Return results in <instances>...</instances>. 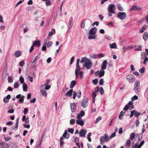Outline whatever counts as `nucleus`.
I'll use <instances>...</instances> for the list:
<instances>
[{
    "label": "nucleus",
    "instance_id": "nucleus-55",
    "mask_svg": "<svg viewBox=\"0 0 148 148\" xmlns=\"http://www.w3.org/2000/svg\"><path fill=\"white\" fill-rule=\"evenodd\" d=\"M98 79H95L92 80L93 83L95 85L97 84L98 83Z\"/></svg>",
    "mask_w": 148,
    "mask_h": 148
},
{
    "label": "nucleus",
    "instance_id": "nucleus-14",
    "mask_svg": "<svg viewBox=\"0 0 148 148\" xmlns=\"http://www.w3.org/2000/svg\"><path fill=\"white\" fill-rule=\"evenodd\" d=\"M40 45V40H35L34 41L33 43V45L34 46H36L37 47H39Z\"/></svg>",
    "mask_w": 148,
    "mask_h": 148
},
{
    "label": "nucleus",
    "instance_id": "nucleus-8",
    "mask_svg": "<svg viewBox=\"0 0 148 148\" xmlns=\"http://www.w3.org/2000/svg\"><path fill=\"white\" fill-rule=\"evenodd\" d=\"M88 102V100L87 99L84 98L82 100V102L81 103V105L84 108H86L87 105V103Z\"/></svg>",
    "mask_w": 148,
    "mask_h": 148
},
{
    "label": "nucleus",
    "instance_id": "nucleus-25",
    "mask_svg": "<svg viewBox=\"0 0 148 148\" xmlns=\"http://www.w3.org/2000/svg\"><path fill=\"white\" fill-rule=\"evenodd\" d=\"M104 70L101 69L100 71L99 72V77H101L104 75L105 74V71Z\"/></svg>",
    "mask_w": 148,
    "mask_h": 148
},
{
    "label": "nucleus",
    "instance_id": "nucleus-21",
    "mask_svg": "<svg viewBox=\"0 0 148 148\" xmlns=\"http://www.w3.org/2000/svg\"><path fill=\"white\" fill-rule=\"evenodd\" d=\"M73 92V90L72 89H71L65 95L66 96L71 97L72 96Z\"/></svg>",
    "mask_w": 148,
    "mask_h": 148
},
{
    "label": "nucleus",
    "instance_id": "nucleus-11",
    "mask_svg": "<svg viewBox=\"0 0 148 148\" xmlns=\"http://www.w3.org/2000/svg\"><path fill=\"white\" fill-rule=\"evenodd\" d=\"M107 61L106 60H104L102 63L101 66V69L102 70L106 69L107 66Z\"/></svg>",
    "mask_w": 148,
    "mask_h": 148
},
{
    "label": "nucleus",
    "instance_id": "nucleus-9",
    "mask_svg": "<svg viewBox=\"0 0 148 148\" xmlns=\"http://www.w3.org/2000/svg\"><path fill=\"white\" fill-rule=\"evenodd\" d=\"M97 30V29L96 27H93L90 29L89 34L91 35H94L96 33Z\"/></svg>",
    "mask_w": 148,
    "mask_h": 148
},
{
    "label": "nucleus",
    "instance_id": "nucleus-43",
    "mask_svg": "<svg viewBox=\"0 0 148 148\" xmlns=\"http://www.w3.org/2000/svg\"><path fill=\"white\" fill-rule=\"evenodd\" d=\"M138 97L136 95H135L133 97H132L131 98V100L132 101H134L135 100H137L138 99Z\"/></svg>",
    "mask_w": 148,
    "mask_h": 148
},
{
    "label": "nucleus",
    "instance_id": "nucleus-51",
    "mask_svg": "<svg viewBox=\"0 0 148 148\" xmlns=\"http://www.w3.org/2000/svg\"><path fill=\"white\" fill-rule=\"evenodd\" d=\"M101 117L100 116H99L97 119L96 121L95 122V124H96L99 121L101 120Z\"/></svg>",
    "mask_w": 148,
    "mask_h": 148
},
{
    "label": "nucleus",
    "instance_id": "nucleus-10",
    "mask_svg": "<svg viewBox=\"0 0 148 148\" xmlns=\"http://www.w3.org/2000/svg\"><path fill=\"white\" fill-rule=\"evenodd\" d=\"M0 145L2 148H8V144L5 142H0Z\"/></svg>",
    "mask_w": 148,
    "mask_h": 148
},
{
    "label": "nucleus",
    "instance_id": "nucleus-54",
    "mask_svg": "<svg viewBox=\"0 0 148 148\" xmlns=\"http://www.w3.org/2000/svg\"><path fill=\"white\" fill-rule=\"evenodd\" d=\"M145 70V68L144 67H143L139 70V71L140 73H143L144 72Z\"/></svg>",
    "mask_w": 148,
    "mask_h": 148
},
{
    "label": "nucleus",
    "instance_id": "nucleus-27",
    "mask_svg": "<svg viewBox=\"0 0 148 148\" xmlns=\"http://www.w3.org/2000/svg\"><path fill=\"white\" fill-rule=\"evenodd\" d=\"M143 38L145 41L147 40L148 38V33L147 32L144 33L143 35Z\"/></svg>",
    "mask_w": 148,
    "mask_h": 148
},
{
    "label": "nucleus",
    "instance_id": "nucleus-47",
    "mask_svg": "<svg viewBox=\"0 0 148 148\" xmlns=\"http://www.w3.org/2000/svg\"><path fill=\"white\" fill-rule=\"evenodd\" d=\"M14 88H17L18 87V82H15L14 84Z\"/></svg>",
    "mask_w": 148,
    "mask_h": 148
},
{
    "label": "nucleus",
    "instance_id": "nucleus-33",
    "mask_svg": "<svg viewBox=\"0 0 148 148\" xmlns=\"http://www.w3.org/2000/svg\"><path fill=\"white\" fill-rule=\"evenodd\" d=\"M8 82L11 83L13 82L12 77L11 76H9L8 79Z\"/></svg>",
    "mask_w": 148,
    "mask_h": 148
},
{
    "label": "nucleus",
    "instance_id": "nucleus-15",
    "mask_svg": "<svg viewBox=\"0 0 148 148\" xmlns=\"http://www.w3.org/2000/svg\"><path fill=\"white\" fill-rule=\"evenodd\" d=\"M70 107L71 111L72 112H75L76 106L74 103H71L70 104Z\"/></svg>",
    "mask_w": 148,
    "mask_h": 148
},
{
    "label": "nucleus",
    "instance_id": "nucleus-64",
    "mask_svg": "<svg viewBox=\"0 0 148 148\" xmlns=\"http://www.w3.org/2000/svg\"><path fill=\"white\" fill-rule=\"evenodd\" d=\"M140 114L138 112H135L134 113L135 116L136 117H138Z\"/></svg>",
    "mask_w": 148,
    "mask_h": 148
},
{
    "label": "nucleus",
    "instance_id": "nucleus-37",
    "mask_svg": "<svg viewBox=\"0 0 148 148\" xmlns=\"http://www.w3.org/2000/svg\"><path fill=\"white\" fill-rule=\"evenodd\" d=\"M133 102L132 101H130L128 103V104L129 105V106H131V107H130V108L131 109H133L134 108V106L133 105Z\"/></svg>",
    "mask_w": 148,
    "mask_h": 148
},
{
    "label": "nucleus",
    "instance_id": "nucleus-39",
    "mask_svg": "<svg viewBox=\"0 0 148 148\" xmlns=\"http://www.w3.org/2000/svg\"><path fill=\"white\" fill-rule=\"evenodd\" d=\"M75 122V120L74 119H71L70 121V123L71 125H73L74 124Z\"/></svg>",
    "mask_w": 148,
    "mask_h": 148
},
{
    "label": "nucleus",
    "instance_id": "nucleus-3",
    "mask_svg": "<svg viewBox=\"0 0 148 148\" xmlns=\"http://www.w3.org/2000/svg\"><path fill=\"white\" fill-rule=\"evenodd\" d=\"M105 136H101L100 138V143L101 144H103L105 141H108L109 140L108 136L106 134H105Z\"/></svg>",
    "mask_w": 148,
    "mask_h": 148
},
{
    "label": "nucleus",
    "instance_id": "nucleus-61",
    "mask_svg": "<svg viewBox=\"0 0 148 148\" xmlns=\"http://www.w3.org/2000/svg\"><path fill=\"white\" fill-rule=\"evenodd\" d=\"M40 58V54H38V55L37 56L35 59L34 60H35V61H36H36L38 60Z\"/></svg>",
    "mask_w": 148,
    "mask_h": 148
},
{
    "label": "nucleus",
    "instance_id": "nucleus-49",
    "mask_svg": "<svg viewBox=\"0 0 148 148\" xmlns=\"http://www.w3.org/2000/svg\"><path fill=\"white\" fill-rule=\"evenodd\" d=\"M101 95L104 94V91L102 87H101L99 89Z\"/></svg>",
    "mask_w": 148,
    "mask_h": 148
},
{
    "label": "nucleus",
    "instance_id": "nucleus-56",
    "mask_svg": "<svg viewBox=\"0 0 148 148\" xmlns=\"http://www.w3.org/2000/svg\"><path fill=\"white\" fill-rule=\"evenodd\" d=\"M23 125V127L25 128L29 129L30 127V125H27L25 124H24Z\"/></svg>",
    "mask_w": 148,
    "mask_h": 148
},
{
    "label": "nucleus",
    "instance_id": "nucleus-13",
    "mask_svg": "<svg viewBox=\"0 0 148 148\" xmlns=\"http://www.w3.org/2000/svg\"><path fill=\"white\" fill-rule=\"evenodd\" d=\"M86 132L87 131L83 129L81 130L79 132V136L82 137H84Z\"/></svg>",
    "mask_w": 148,
    "mask_h": 148
},
{
    "label": "nucleus",
    "instance_id": "nucleus-1",
    "mask_svg": "<svg viewBox=\"0 0 148 148\" xmlns=\"http://www.w3.org/2000/svg\"><path fill=\"white\" fill-rule=\"evenodd\" d=\"M116 7L114 4H110L108 6L107 10L109 13L108 16L110 17L112 16V14L115 13Z\"/></svg>",
    "mask_w": 148,
    "mask_h": 148
},
{
    "label": "nucleus",
    "instance_id": "nucleus-6",
    "mask_svg": "<svg viewBox=\"0 0 148 148\" xmlns=\"http://www.w3.org/2000/svg\"><path fill=\"white\" fill-rule=\"evenodd\" d=\"M118 16L121 20H124L126 17L127 14L124 12H119L118 14Z\"/></svg>",
    "mask_w": 148,
    "mask_h": 148
},
{
    "label": "nucleus",
    "instance_id": "nucleus-32",
    "mask_svg": "<svg viewBox=\"0 0 148 148\" xmlns=\"http://www.w3.org/2000/svg\"><path fill=\"white\" fill-rule=\"evenodd\" d=\"M97 36L96 35H94L92 36L89 35L88 37V38L90 40L95 39L96 38Z\"/></svg>",
    "mask_w": 148,
    "mask_h": 148
},
{
    "label": "nucleus",
    "instance_id": "nucleus-19",
    "mask_svg": "<svg viewBox=\"0 0 148 148\" xmlns=\"http://www.w3.org/2000/svg\"><path fill=\"white\" fill-rule=\"evenodd\" d=\"M76 81H72L71 82L70 87L71 88H73L76 85Z\"/></svg>",
    "mask_w": 148,
    "mask_h": 148
},
{
    "label": "nucleus",
    "instance_id": "nucleus-58",
    "mask_svg": "<svg viewBox=\"0 0 148 148\" xmlns=\"http://www.w3.org/2000/svg\"><path fill=\"white\" fill-rule=\"evenodd\" d=\"M145 142L143 140L140 143V144L139 145V148H141V147L144 144Z\"/></svg>",
    "mask_w": 148,
    "mask_h": 148
},
{
    "label": "nucleus",
    "instance_id": "nucleus-36",
    "mask_svg": "<svg viewBox=\"0 0 148 148\" xmlns=\"http://www.w3.org/2000/svg\"><path fill=\"white\" fill-rule=\"evenodd\" d=\"M24 98L25 96H22L21 98L18 100L19 102L21 103H23Z\"/></svg>",
    "mask_w": 148,
    "mask_h": 148
},
{
    "label": "nucleus",
    "instance_id": "nucleus-38",
    "mask_svg": "<svg viewBox=\"0 0 148 148\" xmlns=\"http://www.w3.org/2000/svg\"><path fill=\"white\" fill-rule=\"evenodd\" d=\"M87 59L85 57H84V58H82L81 59L80 62L82 63H85V62L86 61H87Z\"/></svg>",
    "mask_w": 148,
    "mask_h": 148
},
{
    "label": "nucleus",
    "instance_id": "nucleus-29",
    "mask_svg": "<svg viewBox=\"0 0 148 148\" xmlns=\"http://www.w3.org/2000/svg\"><path fill=\"white\" fill-rule=\"evenodd\" d=\"M92 101L93 102H95V97L97 95L96 93L95 92H93L92 93Z\"/></svg>",
    "mask_w": 148,
    "mask_h": 148
},
{
    "label": "nucleus",
    "instance_id": "nucleus-12",
    "mask_svg": "<svg viewBox=\"0 0 148 148\" xmlns=\"http://www.w3.org/2000/svg\"><path fill=\"white\" fill-rule=\"evenodd\" d=\"M19 118H18L16 120V123L15 126L12 127L11 128V130H16L18 129V125L19 124Z\"/></svg>",
    "mask_w": 148,
    "mask_h": 148
},
{
    "label": "nucleus",
    "instance_id": "nucleus-28",
    "mask_svg": "<svg viewBox=\"0 0 148 148\" xmlns=\"http://www.w3.org/2000/svg\"><path fill=\"white\" fill-rule=\"evenodd\" d=\"M110 47L111 48H116V44L115 43H113L112 44H110Z\"/></svg>",
    "mask_w": 148,
    "mask_h": 148
},
{
    "label": "nucleus",
    "instance_id": "nucleus-53",
    "mask_svg": "<svg viewBox=\"0 0 148 148\" xmlns=\"http://www.w3.org/2000/svg\"><path fill=\"white\" fill-rule=\"evenodd\" d=\"M68 131L71 133H73L74 132V129L73 128H68Z\"/></svg>",
    "mask_w": 148,
    "mask_h": 148
},
{
    "label": "nucleus",
    "instance_id": "nucleus-40",
    "mask_svg": "<svg viewBox=\"0 0 148 148\" xmlns=\"http://www.w3.org/2000/svg\"><path fill=\"white\" fill-rule=\"evenodd\" d=\"M19 80L21 84H24V78L22 77L21 76L19 78Z\"/></svg>",
    "mask_w": 148,
    "mask_h": 148
},
{
    "label": "nucleus",
    "instance_id": "nucleus-52",
    "mask_svg": "<svg viewBox=\"0 0 148 148\" xmlns=\"http://www.w3.org/2000/svg\"><path fill=\"white\" fill-rule=\"evenodd\" d=\"M148 61V58L147 57L145 56V59L143 62V64H145Z\"/></svg>",
    "mask_w": 148,
    "mask_h": 148
},
{
    "label": "nucleus",
    "instance_id": "nucleus-20",
    "mask_svg": "<svg viewBox=\"0 0 148 148\" xmlns=\"http://www.w3.org/2000/svg\"><path fill=\"white\" fill-rule=\"evenodd\" d=\"M21 52L20 51H16L14 53V55L16 57H18L21 56Z\"/></svg>",
    "mask_w": 148,
    "mask_h": 148
},
{
    "label": "nucleus",
    "instance_id": "nucleus-60",
    "mask_svg": "<svg viewBox=\"0 0 148 148\" xmlns=\"http://www.w3.org/2000/svg\"><path fill=\"white\" fill-rule=\"evenodd\" d=\"M116 136V133H115V132H114L111 134V135H110V138H113L114 137V136Z\"/></svg>",
    "mask_w": 148,
    "mask_h": 148
},
{
    "label": "nucleus",
    "instance_id": "nucleus-22",
    "mask_svg": "<svg viewBox=\"0 0 148 148\" xmlns=\"http://www.w3.org/2000/svg\"><path fill=\"white\" fill-rule=\"evenodd\" d=\"M133 47H132L131 46H128V47H125L123 48V51L124 52H125L126 51V50H129L130 49H133Z\"/></svg>",
    "mask_w": 148,
    "mask_h": 148
},
{
    "label": "nucleus",
    "instance_id": "nucleus-4",
    "mask_svg": "<svg viewBox=\"0 0 148 148\" xmlns=\"http://www.w3.org/2000/svg\"><path fill=\"white\" fill-rule=\"evenodd\" d=\"M92 62L89 59H87V61L85 62V65L87 69H90L92 66Z\"/></svg>",
    "mask_w": 148,
    "mask_h": 148
},
{
    "label": "nucleus",
    "instance_id": "nucleus-5",
    "mask_svg": "<svg viewBox=\"0 0 148 148\" xmlns=\"http://www.w3.org/2000/svg\"><path fill=\"white\" fill-rule=\"evenodd\" d=\"M79 63H76V69L75 70V73L76 76V78H77L78 77L79 72H80V71L81 70L80 67L79 66Z\"/></svg>",
    "mask_w": 148,
    "mask_h": 148
},
{
    "label": "nucleus",
    "instance_id": "nucleus-57",
    "mask_svg": "<svg viewBox=\"0 0 148 148\" xmlns=\"http://www.w3.org/2000/svg\"><path fill=\"white\" fill-rule=\"evenodd\" d=\"M24 1V0H20L18 1L16 5V6H17L20 4L22 3Z\"/></svg>",
    "mask_w": 148,
    "mask_h": 148
},
{
    "label": "nucleus",
    "instance_id": "nucleus-46",
    "mask_svg": "<svg viewBox=\"0 0 148 148\" xmlns=\"http://www.w3.org/2000/svg\"><path fill=\"white\" fill-rule=\"evenodd\" d=\"M45 3L46 5L48 6L51 4V2L50 0H47L46 1Z\"/></svg>",
    "mask_w": 148,
    "mask_h": 148
},
{
    "label": "nucleus",
    "instance_id": "nucleus-35",
    "mask_svg": "<svg viewBox=\"0 0 148 148\" xmlns=\"http://www.w3.org/2000/svg\"><path fill=\"white\" fill-rule=\"evenodd\" d=\"M67 132L66 130H65L64 134L62 136V137H63L64 138L65 137L67 139L69 137V135L68 136V137H66V135L67 134Z\"/></svg>",
    "mask_w": 148,
    "mask_h": 148
},
{
    "label": "nucleus",
    "instance_id": "nucleus-44",
    "mask_svg": "<svg viewBox=\"0 0 148 148\" xmlns=\"http://www.w3.org/2000/svg\"><path fill=\"white\" fill-rule=\"evenodd\" d=\"M36 61L33 60V62H32L31 64L32 68H34L35 67L36 64Z\"/></svg>",
    "mask_w": 148,
    "mask_h": 148
},
{
    "label": "nucleus",
    "instance_id": "nucleus-59",
    "mask_svg": "<svg viewBox=\"0 0 148 148\" xmlns=\"http://www.w3.org/2000/svg\"><path fill=\"white\" fill-rule=\"evenodd\" d=\"M79 114H80V115H81L82 117H83L85 114V112L84 111L82 110L81 111Z\"/></svg>",
    "mask_w": 148,
    "mask_h": 148
},
{
    "label": "nucleus",
    "instance_id": "nucleus-31",
    "mask_svg": "<svg viewBox=\"0 0 148 148\" xmlns=\"http://www.w3.org/2000/svg\"><path fill=\"white\" fill-rule=\"evenodd\" d=\"M130 107H131V106H129V105L128 104L125 106L124 108H123V110L125 111H126L129 109Z\"/></svg>",
    "mask_w": 148,
    "mask_h": 148
},
{
    "label": "nucleus",
    "instance_id": "nucleus-17",
    "mask_svg": "<svg viewBox=\"0 0 148 148\" xmlns=\"http://www.w3.org/2000/svg\"><path fill=\"white\" fill-rule=\"evenodd\" d=\"M76 122L77 124L80 125L82 126H83L84 124V121L82 119L77 120Z\"/></svg>",
    "mask_w": 148,
    "mask_h": 148
},
{
    "label": "nucleus",
    "instance_id": "nucleus-42",
    "mask_svg": "<svg viewBox=\"0 0 148 148\" xmlns=\"http://www.w3.org/2000/svg\"><path fill=\"white\" fill-rule=\"evenodd\" d=\"M46 86V84H44L41 86L40 87V92H41L44 89V88Z\"/></svg>",
    "mask_w": 148,
    "mask_h": 148
},
{
    "label": "nucleus",
    "instance_id": "nucleus-48",
    "mask_svg": "<svg viewBox=\"0 0 148 148\" xmlns=\"http://www.w3.org/2000/svg\"><path fill=\"white\" fill-rule=\"evenodd\" d=\"M53 43V42L52 41H50L47 44V47H50L51 46Z\"/></svg>",
    "mask_w": 148,
    "mask_h": 148
},
{
    "label": "nucleus",
    "instance_id": "nucleus-7",
    "mask_svg": "<svg viewBox=\"0 0 148 148\" xmlns=\"http://www.w3.org/2000/svg\"><path fill=\"white\" fill-rule=\"evenodd\" d=\"M126 79L129 82H133L135 80V77L132 74H130L126 77Z\"/></svg>",
    "mask_w": 148,
    "mask_h": 148
},
{
    "label": "nucleus",
    "instance_id": "nucleus-24",
    "mask_svg": "<svg viewBox=\"0 0 148 148\" xmlns=\"http://www.w3.org/2000/svg\"><path fill=\"white\" fill-rule=\"evenodd\" d=\"M130 145V139L127 140L125 144V147L127 148H129Z\"/></svg>",
    "mask_w": 148,
    "mask_h": 148
},
{
    "label": "nucleus",
    "instance_id": "nucleus-16",
    "mask_svg": "<svg viewBox=\"0 0 148 148\" xmlns=\"http://www.w3.org/2000/svg\"><path fill=\"white\" fill-rule=\"evenodd\" d=\"M73 19L72 17H71L69 22V29L70 30L73 26Z\"/></svg>",
    "mask_w": 148,
    "mask_h": 148
},
{
    "label": "nucleus",
    "instance_id": "nucleus-2",
    "mask_svg": "<svg viewBox=\"0 0 148 148\" xmlns=\"http://www.w3.org/2000/svg\"><path fill=\"white\" fill-rule=\"evenodd\" d=\"M134 90L136 94H138L140 91V83L139 81H135L134 84Z\"/></svg>",
    "mask_w": 148,
    "mask_h": 148
},
{
    "label": "nucleus",
    "instance_id": "nucleus-45",
    "mask_svg": "<svg viewBox=\"0 0 148 148\" xmlns=\"http://www.w3.org/2000/svg\"><path fill=\"white\" fill-rule=\"evenodd\" d=\"M142 46L141 45H140L138 46V48H136L134 50L135 51H142Z\"/></svg>",
    "mask_w": 148,
    "mask_h": 148
},
{
    "label": "nucleus",
    "instance_id": "nucleus-41",
    "mask_svg": "<svg viewBox=\"0 0 148 148\" xmlns=\"http://www.w3.org/2000/svg\"><path fill=\"white\" fill-rule=\"evenodd\" d=\"M42 95L45 97L47 95V92L45 90H43L41 92Z\"/></svg>",
    "mask_w": 148,
    "mask_h": 148
},
{
    "label": "nucleus",
    "instance_id": "nucleus-62",
    "mask_svg": "<svg viewBox=\"0 0 148 148\" xmlns=\"http://www.w3.org/2000/svg\"><path fill=\"white\" fill-rule=\"evenodd\" d=\"M74 59V57L73 56L72 57L71 59V60H70V65H71V64H72Z\"/></svg>",
    "mask_w": 148,
    "mask_h": 148
},
{
    "label": "nucleus",
    "instance_id": "nucleus-26",
    "mask_svg": "<svg viewBox=\"0 0 148 148\" xmlns=\"http://www.w3.org/2000/svg\"><path fill=\"white\" fill-rule=\"evenodd\" d=\"M64 138L63 137H61L60 139V146L62 147L64 144Z\"/></svg>",
    "mask_w": 148,
    "mask_h": 148
},
{
    "label": "nucleus",
    "instance_id": "nucleus-63",
    "mask_svg": "<svg viewBox=\"0 0 148 148\" xmlns=\"http://www.w3.org/2000/svg\"><path fill=\"white\" fill-rule=\"evenodd\" d=\"M28 110L27 108H25L24 110V114H27L28 112Z\"/></svg>",
    "mask_w": 148,
    "mask_h": 148
},
{
    "label": "nucleus",
    "instance_id": "nucleus-18",
    "mask_svg": "<svg viewBox=\"0 0 148 148\" xmlns=\"http://www.w3.org/2000/svg\"><path fill=\"white\" fill-rule=\"evenodd\" d=\"M132 9L135 11H136L137 10H141V8H139L138 6H136L134 5H133L132 8Z\"/></svg>",
    "mask_w": 148,
    "mask_h": 148
},
{
    "label": "nucleus",
    "instance_id": "nucleus-23",
    "mask_svg": "<svg viewBox=\"0 0 148 148\" xmlns=\"http://www.w3.org/2000/svg\"><path fill=\"white\" fill-rule=\"evenodd\" d=\"M23 90L24 91L26 92L27 90V86L26 84L24 83L23 85Z\"/></svg>",
    "mask_w": 148,
    "mask_h": 148
},
{
    "label": "nucleus",
    "instance_id": "nucleus-50",
    "mask_svg": "<svg viewBox=\"0 0 148 148\" xmlns=\"http://www.w3.org/2000/svg\"><path fill=\"white\" fill-rule=\"evenodd\" d=\"M104 81L102 78H101L99 81V85H103V84Z\"/></svg>",
    "mask_w": 148,
    "mask_h": 148
},
{
    "label": "nucleus",
    "instance_id": "nucleus-34",
    "mask_svg": "<svg viewBox=\"0 0 148 148\" xmlns=\"http://www.w3.org/2000/svg\"><path fill=\"white\" fill-rule=\"evenodd\" d=\"M85 21L84 20H83L82 21V22L81 24V27L82 28H84L85 26Z\"/></svg>",
    "mask_w": 148,
    "mask_h": 148
},
{
    "label": "nucleus",
    "instance_id": "nucleus-30",
    "mask_svg": "<svg viewBox=\"0 0 148 148\" xmlns=\"http://www.w3.org/2000/svg\"><path fill=\"white\" fill-rule=\"evenodd\" d=\"M135 133L134 132L132 133L130 136V138L131 140H133L135 137Z\"/></svg>",
    "mask_w": 148,
    "mask_h": 148
}]
</instances>
